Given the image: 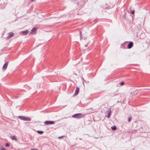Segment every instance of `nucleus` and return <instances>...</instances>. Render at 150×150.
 I'll list each match as a JSON object with an SVG mask.
<instances>
[{
	"label": "nucleus",
	"instance_id": "5701e85b",
	"mask_svg": "<svg viewBox=\"0 0 150 150\" xmlns=\"http://www.w3.org/2000/svg\"><path fill=\"white\" fill-rule=\"evenodd\" d=\"M32 2H33L35 1V0H30Z\"/></svg>",
	"mask_w": 150,
	"mask_h": 150
},
{
	"label": "nucleus",
	"instance_id": "4468645a",
	"mask_svg": "<svg viewBox=\"0 0 150 150\" xmlns=\"http://www.w3.org/2000/svg\"><path fill=\"white\" fill-rule=\"evenodd\" d=\"M37 132L38 133L41 134L43 133V132L42 131L38 130L37 131Z\"/></svg>",
	"mask_w": 150,
	"mask_h": 150
},
{
	"label": "nucleus",
	"instance_id": "20e7f679",
	"mask_svg": "<svg viewBox=\"0 0 150 150\" xmlns=\"http://www.w3.org/2000/svg\"><path fill=\"white\" fill-rule=\"evenodd\" d=\"M8 36L6 38L7 39H8L11 37H13L14 35V33L13 32H10L8 33Z\"/></svg>",
	"mask_w": 150,
	"mask_h": 150
},
{
	"label": "nucleus",
	"instance_id": "b1692460",
	"mask_svg": "<svg viewBox=\"0 0 150 150\" xmlns=\"http://www.w3.org/2000/svg\"><path fill=\"white\" fill-rule=\"evenodd\" d=\"M80 3H81V2H79V3H78V5H80Z\"/></svg>",
	"mask_w": 150,
	"mask_h": 150
},
{
	"label": "nucleus",
	"instance_id": "aec40b11",
	"mask_svg": "<svg viewBox=\"0 0 150 150\" xmlns=\"http://www.w3.org/2000/svg\"><path fill=\"white\" fill-rule=\"evenodd\" d=\"M80 38H81L82 35L81 34V31H80Z\"/></svg>",
	"mask_w": 150,
	"mask_h": 150
},
{
	"label": "nucleus",
	"instance_id": "423d86ee",
	"mask_svg": "<svg viewBox=\"0 0 150 150\" xmlns=\"http://www.w3.org/2000/svg\"><path fill=\"white\" fill-rule=\"evenodd\" d=\"M29 33V31L27 30L25 31H21L20 32L21 34L23 35H25Z\"/></svg>",
	"mask_w": 150,
	"mask_h": 150
},
{
	"label": "nucleus",
	"instance_id": "f03ea898",
	"mask_svg": "<svg viewBox=\"0 0 150 150\" xmlns=\"http://www.w3.org/2000/svg\"><path fill=\"white\" fill-rule=\"evenodd\" d=\"M18 117L21 120L25 121H30L31 120V119L28 117H27L23 116H19Z\"/></svg>",
	"mask_w": 150,
	"mask_h": 150
},
{
	"label": "nucleus",
	"instance_id": "a211bd4d",
	"mask_svg": "<svg viewBox=\"0 0 150 150\" xmlns=\"http://www.w3.org/2000/svg\"><path fill=\"white\" fill-rule=\"evenodd\" d=\"M6 146L7 147H8L9 146V144L8 143H6Z\"/></svg>",
	"mask_w": 150,
	"mask_h": 150
},
{
	"label": "nucleus",
	"instance_id": "39448f33",
	"mask_svg": "<svg viewBox=\"0 0 150 150\" xmlns=\"http://www.w3.org/2000/svg\"><path fill=\"white\" fill-rule=\"evenodd\" d=\"M8 62H6L4 65L3 67H2V69L4 70H5L6 69L8 65Z\"/></svg>",
	"mask_w": 150,
	"mask_h": 150
},
{
	"label": "nucleus",
	"instance_id": "412c9836",
	"mask_svg": "<svg viewBox=\"0 0 150 150\" xmlns=\"http://www.w3.org/2000/svg\"><path fill=\"white\" fill-rule=\"evenodd\" d=\"M88 45V43H87V44H85V45H84L85 47H87Z\"/></svg>",
	"mask_w": 150,
	"mask_h": 150
},
{
	"label": "nucleus",
	"instance_id": "0eeeda50",
	"mask_svg": "<svg viewBox=\"0 0 150 150\" xmlns=\"http://www.w3.org/2000/svg\"><path fill=\"white\" fill-rule=\"evenodd\" d=\"M133 44L132 42H130L128 45V48L129 49L131 48L133 46Z\"/></svg>",
	"mask_w": 150,
	"mask_h": 150
},
{
	"label": "nucleus",
	"instance_id": "f257e3e1",
	"mask_svg": "<svg viewBox=\"0 0 150 150\" xmlns=\"http://www.w3.org/2000/svg\"><path fill=\"white\" fill-rule=\"evenodd\" d=\"M85 115L83 114L79 113L75 114L72 116L73 118H76L77 119H80L84 117Z\"/></svg>",
	"mask_w": 150,
	"mask_h": 150
},
{
	"label": "nucleus",
	"instance_id": "9b49d317",
	"mask_svg": "<svg viewBox=\"0 0 150 150\" xmlns=\"http://www.w3.org/2000/svg\"><path fill=\"white\" fill-rule=\"evenodd\" d=\"M11 138L12 140H17L16 139V137L15 136H13L11 137Z\"/></svg>",
	"mask_w": 150,
	"mask_h": 150
},
{
	"label": "nucleus",
	"instance_id": "f8f14e48",
	"mask_svg": "<svg viewBox=\"0 0 150 150\" xmlns=\"http://www.w3.org/2000/svg\"><path fill=\"white\" fill-rule=\"evenodd\" d=\"M117 129L116 127L115 126H113L111 127V129L113 130H115Z\"/></svg>",
	"mask_w": 150,
	"mask_h": 150
},
{
	"label": "nucleus",
	"instance_id": "7ed1b4c3",
	"mask_svg": "<svg viewBox=\"0 0 150 150\" xmlns=\"http://www.w3.org/2000/svg\"><path fill=\"white\" fill-rule=\"evenodd\" d=\"M44 123L47 125L49 124L52 125L55 123V122L52 121H46Z\"/></svg>",
	"mask_w": 150,
	"mask_h": 150
},
{
	"label": "nucleus",
	"instance_id": "1a4fd4ad",
	"mask_svg": "<svg viewBox=\"0 0 150 150\" xmlns=\"http://www.w3.org/2000/svg\"><path fill=\"white\" fill-rule=\"evenodd\" d=\"M108 113L107 117H108V118H109V117H110V116L111 112V111L110 109H109L108 110Z\"/></svg>",
	"mask_w": 150,
	"mask_h": 150
},
{
	"label": "nucleus",
	"instance_id": "6e6552de",
	"mask_svg": "<svg viewBox=\"0 0 150 150\" xmlns=\"http://www.w3.org/2000/svg\"><path fill=\"white\" fill-rule=\"evenodd\" d=\"M79 88L78 87H77L76 88V89L75 90V92L74 93V96L77 95L78 94V93H79Z\"/></svg>",
	"mask_w": 150,
	"mask_h": 150
},
{
	"label": "nucleus",
	"instance_id": "9d476101",
	"mask_svg": "<svg viewBox=\"0 0 150 150\" xmlns=\"http://www.w3.org/2000/svg\"><path fill=\"white\" fill-rule=\"evenodd\" d=\"M37 30L36 28L34 27L31 30V32L30 33V35L32 33H35Z\"/></svg>",
	"mask_w": 150,
	"mask_h": 150
},
{
	"label": "nucleus",
	"instance_id": "a878e982",
	"mask_svg": "<svg viewBox=\"0 0 150 150\" xmlns=\"http://www.w3.org/2000/svg\"><path fill=\"white\" fill-rule=\"evenodd\" d=\"M83 85H84V83L83 82Z\"/></svg>",
	"mask_w": 150,
	"mask_h": 150
},
{
	"label": "nucleus",
	"instance_id": "4be33fe9",
	"mask_svg": "<svg viewBox=\"0 0 150 150\" xmlns=\"http://www.w3.org/2000/svg\"><path fill=\"white\" fill-rule=\"evenodd\" d=\"M131 13L132 14H134V11H132Z\"/></svg>",
	"mask_w": 150,
	"mask_h": 150
},
{
	"label": "nucleus",
	"instance_id": "6ab92c4d",
	"mask_svg": "<svg viewBox=\"0 0 150 150\" xmlns=\"http://www.w3.org/2000/svg\"><path fill=\"white\" fill-rule=\"evenodd\" d=\"M31 150H39L36 149H32Z\"/></svg>",
	"mask_w": 150,
	"mask_h": 150
},
{
	"label": "nucleus",
	"instance_id": "ddd939ff",
	"mask_svg": "<svg viewBox=\"0 0 150 150\" xmlns=\"http://www.w3.org/2000/svg\"><path fill=\"white\" fill-rule=\"evenodd\" d=\"M65 138V139H66V137H65V136H61V137H58L59 138V139H61L62 138Z\"/></svg>",
	"mask_w": 150,
	"mask_h": 150
},
{
	"label": "nucleus",
	"instance_id": "393cba45",
	"mask_svg": "<svg viewBox=\"0 0 150 150\" xmlns=\"http://www.w3.org/2000/svg\"><path fill=\"white\" fill-rule=\"evenodd\" d=\"M2 150H6V149H4V148H3V149H2Z\"/></svg>",
	"mask_w": 150,
	"mask_h": 150
},
{
	"label": "nucleus",
	"instance_id": "dca6fc26",
	"mask_svg": "<svg viewBox=\"0 0 150 150\" xmlns=\"http://www.w3.org/2000/svg\"><path fill=\"white\" fill-rule=\"evenodd\" d=\"M120 84L121 86H122L124 85V82L123 81H122L120 83Z\"/></svg>",
	"mask_w": 150,
	"mask_h": 150
},
{
	"label": "nucleus",
	"instance_id": "f3484780",
	"mask_svg": "<svg viewBox=\"0 0 150 150\" xmlns=\"http://www.w3.org/2000/svg\"><path fill=\"white\" fill-rule=\"evenodd\" d=\"M123 18L124 19H125L126 18V15L125 14L123 15Z\"/></svg>",
	"mask_w": 150,
	"mask_h": 150
},
{
	"label": "nucleus",
	"instance_id": "2eb2a0df",
	"mask_svg": "<svg viewBox=\"0 0 150 150\" xmlns=\"http://www.w3.org/2000/svg\"><path fill=\"white\" fill-rule=\"evenodd\" d=\"M132 120V117H129L128 118V121L129 122H130Z\"/></svg>",
	"mask_w": 150,
	"mask_h": 150
}]
</instances>
